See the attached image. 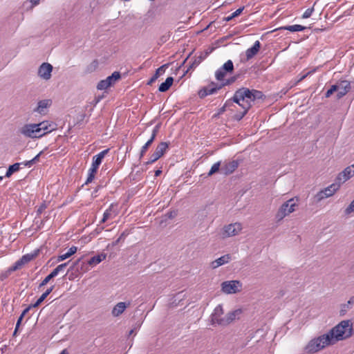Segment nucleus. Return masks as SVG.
Masks as SVG:
<instances>
[{"label":"nucleus","mask_w":354,"mask_h":354,"mask_svg":"<svg viewBox=\"0 0 354 354\" xmlns=\"http://www.w3.org/2000/svg\"><path fill=\"white\" fill-rule=\"evenodd\" d=\"M46 208V205L45 203L41 204L37 210V215L41 214Z\"/></svg>","instance_id":"nucleus-50"},{"label":"nucleus","mask_w":354,"mask_h":354,"mask_svg":"<svg viewBox=\"0 0 354 354\" xmlns=\"http://www.w3.org/2000/svg\"><path fill=\"white\" fill-rule=\"evenodd\" d=\"M106 255L105 254H100L94 256L88 261V264L90 266H95L97 264H99L100 262H102L103 260L106 259Z\"/></svg>","instance_id":"nucleus-29"},{"label":"nucleus","mask_w":354,"mask_h":354,"mask_svg":"<svg viewBox=\"0 0 354 354\" xmlns=\"http://www.w3.org/2000/svg\"><path fill=\"white\" fill-rule=\"evenodd\" d=\"M39 1L40 0H30L33 6H37L39 3Z\"/></svg>","instance_id":"nucleus-57"},{"label":"nucleus","mask_w":354,"mask_h":354,"mask_svg":"<svg viewBox=\"0 0 354 354\" xmlns=\"http://www.w3.org/2000/svg\"><path fill=\"white\" fill-rule=\"evenodd\" d=\"M32 307H30V305L28 306L27 308H26L23 312L21 313V315L19 316L17 322V324H16V326H15V331L13 333V335H15L17 333V330L19 329V327L21 323V321L23 319V318H24V316L29 312V310L32 308Z\"/></svg>","instance_id":"nucleus-33"},{"label":"nucleus","mask_w":354,"mask_h":354,"mask_svg":"<svg viewBox=\"0 0 354 354\" xmlns=\"http://www.w3.org/2000/svg\"><path fill=\"white\" fill-rule=\"evenodd\" d=\"M263 96V94L261 91L257 90H250L249 97L251 102H254L257 99H261Z\"/></svg>","instance_id":"nucleus-34"},{"label":"nucleus","mask_w":354,"mask_h":354,"mask_svg":"<svg viewBox=\"0 0 354 354\" xmlns=\"http://www.w3.org/2000/svg\"><path fill=\"white\" fill-rule=\"evenodd\" d=\"M242 230L241 223H234L225 225L223 227V237H229L238 234Z\"/></svg>","instance_id":"nucleus-10"},{"label":"nucleus","mask_w":354,"mask_h":354,"mask_svg":"<svg viewBox=\"0 0 354 354\" xmlns=\"http://www.w3.org/2000/svg\"><path fill=\"white\" fill-rule=\"evenodd\" d=\"M353 176H354V163L340 172L336 178V181L341 185Z\"/></svg>","instance_id":"nucleus-9"},{"label":"nucleus","mask_w":354,"mask_h":354,"mask_svg":"<svg viewBox=\"0 0 354 354\" xmlns=\"http://www.w3.org/2000/svg\"><path fill=\"white\" fill-rule=\"evenodd\" d=\"M55 288V286H52L50 288H48L41 296L37 300V301L30 305V307L36 308L40 305V304L52 292Z\"/></svg>","instance_id":"nucleus-25"},{"label":"nucleus","mask_w":354,"mask_h":354,"mask_svg":"<svg viewBox=\"0 0 354 354\" xmlns=\"http://www.w3.org/2000/svg\"><path fill=\"white\" fill-rule=\"evenodd\" d=\"M158 159H159V158H158V157H157L156 154H154V153H153L151 155V156H150V158H149V160H148V161H147L145 164H146V165L152 164V163L155 162L156 160H158Z\"/></svg>","instance_id":"nucleus-45"},{"label":"nucleus","mask_w":354,"mask_h":354,"mask_svg":"<svg viewBox=\"0 0 354 354\" xmlns=\"http://www.w3.org/2000/svg\"><path fill=\"white\" fill-rule=\"evenodd\" d=\"M110 86V83H109L106 80H101L97 85V88L98 90H104Z\"/></svg>","instance_id":"nucleus-41"},{"label":"nucleus","mask_w":354,"mask_h":354,"mask_svg":"<svg viewBox=\"0 0 354 354\" xmlns=\"http://www.w3.org/2000/svg\"><path fill=\"white\" fill-rule=\"evenodd\" d=\"M169 144L166 142H161L156 147V149L162 153V155L166 152L168 149Z\"/></svg>","instance_id":"nucleus-40"},{"label":"nucleus","mask_w":354,"mask_h":354,"mask_svg":"<svg viewBox=\"0 0 354 354\" xmlns=\"http://www.w3.org/2000/svg\"><path fill=\"white\" fill-rule=\"evenodd\" d=\"M305 29H306L305 26H303L301 25H298V24L291 25V26H282V27L279 28V30H289L290 32H299V31H302Z\"/></svg>","instance_id":"nucleus-31"},{"label":"nucleus","mask_w":354,"mask_h":354,"mask_svg":"<svg viewBox=\"0 0 354 354\" xmlns=\"http://www.w3.org/2000/svg\"><path fill=\"white\" fill-rule=\"evenodd\" d=\"M129 305L130 302H129L128 304H126L125 302L118 303L112 310L113 316L118 317L125 310L127 307Z\"/></svg>","instance_id":"nucleus-22"},{"label":"nucleus","mask_w":354,"mask_h":354,"mask_svg":"<svg viewBox=\"0 0 354 354\" xmlns=\"http://www.w3.org/2000/svg\"><path fill=\"white\" fill-rule=\"evenodd\" d=\"M40 250L39 249H36L33 250L32 252L23 255L21 259H22L24 264L28 263V262L33 260L35 257H37L39 254Z\"/></svg>","instance_id":"nucleus-27"},{"label":"nucleus","mask_w":354,"mask_h":354,"mask_svg":"<svg viewBox=\"0 0 354 354\" xmlns=\"http://www.w3.org/2000/svg\"><path fill=\"white\" fill-rule=\"evenodd\" d=\"M223 87V85L212 82L207 86H205L200 89L198 91V96L200 98H204L207 95L216 93L218 90Z\"/></svg>","instance_id":"nucleus-8"},{"label":"nucleus","mask_w":354,"mask_h":354,"mask_svg":"<svg viewBox=\"0 0 354 354\" xmlns=\"http://www.w3.org/2000/svg\"><path fill=\"white\" fill-rule=\"evenodd\" d=\"M120 78V73L118 71H115L111 75L106 78V81L110 83V86L113 85L117 80Z\"/></svg>","instance_id":"nucleus-36"},{"label":"nucleus","mask_w":354,"mask_h":354,"mask_svg":"<svg viewBox=\"0 0 354 354\" xmlns=\"http://www.w3.org/2000/svg\"><path fill=\"white\" fill-rule=\"evenodd\" d=\"M21 164V163L17 162L9 166L8 169L6 171L5 177L9 178L13 173L18 171L20 169Z\"/></svg>","instance_id":"nucleus-35"},{"label":"nucleus","mask_w":354,"mask_h":354,"mask_svg":"<svg viewBox=\"0 0 354 354\" xmlns=\"http://www.w3.org/2000/svg\"><path fill=\"white\" fill-rule=\"evenodd\" d=\"M129 234L127 231H124L120 236L113 242V245H117L121 241H124L127 236Z\"/></svg>","instance_id":"nucleus-42"},{"label":"nucleus","mask_w":354,"mask_h":354,"mask_svg":"<svg viewBox=\"0 0 354 354\" xmlns=\"http://www.w3.org/2000/svg\"><path fill=\"white\" fill-rule=\"evenodd\" d=\"M240 313V310H236L228 313L225 317H223V322H221V326L228 325L236 319V315H239Z\"/></svg>","instance_id":"nucleus-20"},{"label":"nucleus","mask_w":354,"mask_h":354,"mask_svg":"<svg viewBox=\"0 0 354 354\" xmlns=\"http://www.w3.org/2000/svg\"><path fill=\"white\" fill-rule=\"evenodd\" d=\"M159 129H160V125L159 124H157V125H156L153 127V129L152 130L151 138L148 140V141L141 148L140 154V158H141L142 157L144 156V155L145 154V153L148 150V149L150 147V145L154 141V140H155V138H156V137L157 136V133L159 131Z\"/></svg>","instance_id":"nucleus-15"},{"label":"nucleus","mask_w":354,"mask_h":354,"mask_svg":"<svg viewBox=\"0 0 354 354\" xmlns=\"http://www.w3.org/2000/svg\"><path fill=\"white\" fill-rule=\"evenodd\" d=\"M77 248L76 246L71 247L68 249V250L67 251V252H66L64 254H59L57 257V261L60 262V261H62L68 259V257H70L71 256L77 252Z\"/></svg>","instance_id":"nucleus-26"},{"label":"nucleus","mask_w":354,"mask_h":354,"mask_svg":"<svg viewBox=\"0 0 354 354\" xmlns=\"http://www.w3.org/2000/svg\"><path fill=\"white\" fill-rule=\"evenodd\" d=\"M154 154H156L157 157H158L159 158L162 156L163 155L162 154L161 152H160L159 151H158L156 149L155 150V151L153 152Z\"/></svg>","instance_id":"nucleus-58"},{"label":"nucleus","mask_w":354,"mask_h":354,"mask_svg":"<svg viewBox=\"0 0 354 354\" xmlns=\"http://www.w3.org/2000/svg\"><path fill=\"white\" fill-rule=\"evenodd\" d=\"M36 127L39 138H41L46 133L51 132L55 129L54 125L52 124H49L48 121H44L38 124H36Z\"/></svg>","instance_id":"nucleus-14"},{"label":"nucleus","mask_w":354,"mask_h":354,"mask_svg":"<svg viewBox=\"0 0 354 354\" xmlns=\"http://www.w3.org/2000/svg\"><path fill=\"white\" fill-rule=\"evenodd\" d=\"M43 153V151H40L37 156H35L32 160H27V161H25L24 162H22V164L26 166V167H30L32 165H33L34 164H35L37 162L39 161V157L41 156V155Z\"/></svg>","instance_id":"nucleus-38"},{"label":"nucleus","mask_w":354,"mask_h":354,"mask_svg":"<svg viewBox=\"0 0 354 354\" xmlns=\"http://www.w3.org/2000/svg\"><path fill=\"white\" fill-rule=\"evenodd\" d=\"M313 12H314V7H312L310 8H308L307 10H306L304 13L303 14L302 18L303 19L309 18L312 15Z\"/></svg>","instance_id":"nucleus-43"},{"label":"nucleus","mask_w":354,"mask_h":354,"mask_svg":"<svg viewBox=\"0 0 354 354\" xmlns=\"http://www.w3.org/2000/svg\"><path fill=\"white\" fill-rule=\"evenodd\" d=\"M306 76H307V74H306V75H303V76L299 79V81H301V80H304Z\"/></svg>","instance_id":"nucleus-62"},{"label":"nucleus","mask_w":354,"mask_h":354,"mask_svg":"<svg viewBox=\"0 0 354 354\" xmlns=\"http://www.w3.org/2000/svg\"><path fill=\"white\" fill-rule=\"evenodd\" d=\"M59 273V270H57V268H55L50 274L49 275L52 277V278H54L56 276L58 275V274Z\"/></svg>","instance_id":"nucleus-55"},{"label":"nucleus","mask_w":354,"mask_h":354,"mask_svg":"<svg viewBox=\"0 0 354 354\" xmlns=\"http://www.w3.org/2000/svg\"><path fill=\"white\" fill-rule=\"evenodd\" d=\"M337 87L336 84L332 85L330 89H328L325 93L326 97H329L335 91H337Z\"/></svg>","instance_id":"nucleus-44"},{"label":"nucleus","mask_w":354,"mask_h":354,"mask_svg":"<svg viewBox=\"0 0 354 354\" xmlns=\"http://www.w3.org/2000/svg\"><path fill=\"white\" fill-rule=\"evenodd\" d=\"M50 104L51 100H40L37 104V106L34 109V111L41 114Z\"/></svg>","instance_id":"nucleus-24"},{"label":"nucleus","mask_w":354,"mask_h":354,"mask_svg":"<svg viewBox=\"0 0 354 354\" xmlns=\"http://www.w3.org/2000/svg\"><path fill=\"white\" fill-rule=\"evenodd\" d=\"M239 162L236 160L225 162L221 168V172L224 175H229L233 173L239 167Z\"/></svg>","instance_id":"nucleus-17"},{"label":"nucleus","mask_w":354,"mask_h":354,"mask_svg":"<svg viewBox=\"0 0 354 354\" xmlns=\"http://www.w3.org/2000/svg\"><path fill=\"white\" fill-rule=\"evenodd\" d=\"M249 93V88L242 87L234 93V96L230 100V101L232 100L233 102L236 103L243 109L242 112L236 113L234 115V118L238 121L241 120L246 115L248 110L252 106V102L250 100Z\"/></svg>","instance_id":"nucleus-2"},{"label":"nucleus","mask_w":354,"mask_h":354,"mask_svg":"<svg viewBox=\"0 0 354 354\" xmlns=\"http://www.w3.org/2000/svg\"><path fill=\"white\" fill-rule=\"evenodd\" d=\"M336 87H337V98L341 99L351 90V84L347 80H342L336 84Z\"/></svg>","instance_id":"nucleus-13"},{"label":"nucleus","mask_w":354,"mask_h":354,"mask_svg":"<svg viewBox=\"0 0 354 354\" xmlns=\"http://www.w3.org/2000/svg\"><path fill=\"white\" fill-rule=\"evenodd\" d=\"M53 278L48 274L47 275L43 281L39 283V288H41L46 286Z\"/></svg>","instance_id":"nucleus-47"},{"label":"nucleus","mask_w":354,"mask_h":354,"mask_svg":"<svg viewBox=\"0 0 354 354\" xmlns=\"http://www.w3.org/2000/svg\"><path fill=\"white\" fill-rule=\"evenodd\" d=\"M242 287L243 284L239 280L225 281L221 283L222 292L227 295L236 294L241 292Z\"/></svg>","instance_id":"nucleus-4"},{"label":"nucleus","mask_w":354,"mask_h":354,"mask_svg":"<svg viewBox=\"0 0 354 354\" xmlns=\"http://www.w3.org/2000/svg\"><path fill=\"white\" fill-rule=\"evenodd\" d=\"M223 309L222 305H218L214 310L213 313L210 316L211 324L212 325L218 324L221 326V322H223Z\"/></svg>","instance_id":"nucleus-12"},{"label":"nucleus","mask_w":354,"mask_h":354,"mask_svg":"<svg viewBox=\"0 0 354 354\" xmlns=\"http://www.w3.org/2000/svg\"><path fill=\"white\" fill-rule=\"evenodd\" d=\"M298 199L292 198L283 203L279 208L275 215L277 221L283 220V218L295 211L296 207L298 206Z\"/></svg>","instance_id":"nucleus-3"},{"label":"nucleus","mask_w":354,"mask_h":354,"mask_svg":"<svg viewBox=\"0 0 354 354\" xmlns=\"http://www.w3.org/2000/svg\"><path fill=\"white\" fill-rule=\"evenodd\" d=\"M59 354H68V353L66 349H64Z\"/></svg>","instance_id":"nucleus-61"},{"label":"nucleus","mask_w":354,"mask_h":354,"mask_svg":"<svg viewBox=\"0 0 354 354\" xmlns=\"http://www.w3.org/2000/svg\"><path fill=\"white\" fill-rule=\"evenodd\" d=\"M167 215L169 218H172L176 215V213L175 212H170L167 213Z\"/></svg>","instance_id":"nucleus-56"},{"label":"nucleus","mask_w":354,"mask_h":354,"mask_svg":"<svg viewBox=\"0 0 354 354\" xmlns=\"http://www.w3.org/2000/svg\"><path fill=\"white\" fill-rule=\"evenodd\" d=\"M24 263L23 262L22 259L20 258L19 260H17L11 267L8 268V272H14L17 270L21 269L24 266Z\"/></svg>","instance_id":"nucleus-37"},{"label":"nucleus","mask_w":354,"mask_h":354,"mask_svg":"<svg viewBox=\"0 0 354 354\" xmlns=\"http://www.w3.org/2000/svg\"><path fill=\"white\" fill-rule=\"evenodd\" d=\"M234 71V64L232 60H227L221 67L215 73V77L217 80H223L227 73H232Z\"/></svg>","instance_id":"nucleus-7"},{"label":"nucleus","mask_w":354,"mask_h":354,"mask_svg":"<svg viewBox=\"0 0 354 354\" xmlns=\"http://www.w3.org/2000/svg\"><path fill=\"white\" fill-rule=\"evenodd\" d=\"M260 46L261 44L259 41H256L252 47L247 49L245 55L248 60L252 59L254 55L257 54L260 49Z\"/></svg>","instance_id":"nucleus-21"},{"label":"nucleus","mask_w":354,"mask_h":354,"mask_svg":"<svg viewBox=\"0 0 354 354\" xmlns=\"http://www.w3.org/2000/svg\"><path fill=\"white\" fill-rule=\"evenodd\" d=\"M231 260V256L230 254H225L217 259L211 262V267L213 269H216L219 266L227 263Z\"/></svg>","instance_id":"nucleus-19"},{"label":"nucleus","mask_w":354,"mask_h":354,"mask_svg":"<svg viewBox=\"0 0 354 354\" xmlns=\"http://www.w3.org/2000/svg\"><path fill=\"white\" fill-rule=\"evenodd\" d=\"M167 64H164L162 66H161L160 67H159L155 74L151 77V79L149 80V82H147V84L148 85H151L153 82H154L158 77L159 76L164 73H165V68H167Z\"/></svg>","instance_id":"nucleus-28"},{"label":"nucleus","mask_w":354,"mask_h":354,"mask_svg":"<svg viewBox=\"0 0 354 354\" xmlns=\"http://www.w3.org/2000/svg\"><path fill=\"white\" fill-rule=\"evenodd\" d=\"M109 149H104L100 151L97 155L93 157L92 165L99 167L104 156L109 153Z\"/></svg>","instance_id":"nucleus-23"},{"label":"nucleus","mask_w":354,"mask_h":354,"mask_svg":"<svg viewBox=\"0 0 354 354\" xmlns=\"http://www.w3.org/2000/svg\"><path fill=\"white\" fill-rule=\"evenodd\" d=\"M97 169H98V167H96V166H94V165H91V168L88 169V173H90V174H91V173H92L93 174H94V175L95 176V174H96V172H97Z\"/></svg>","instance_id":"nucleus-53"},{"label":"nucleus","mask_w":354,"mask_h":354,"mask_svg":"<svg viewBox=\"0 0 354 354\" xmlns=\"http://www.w3.org/2000/svg\"><path fill=\"white\" fill-rule=\"evenodd\" d=\"M234 17H232V15L231 14L230 16H228V17H225V18H224V20H225V21H229L232 20V19H234Z\"/></svg>","instance_id":"nucleus-59"},{"label":"nucleus","mask_w":354,"mask_h":354,"mask_svg":"<svg viewBox=\"0 0 354 354\" xmlns=\"http://www.w3.org/2000/svg\"><path fill=\"white\" fill-rule=\"evenodd\" d=\"M68 263H69V261H68L66 263H62V264L57 266L56 268H57L59 272H61L64 270V269L66 268V267L68 266Z\"/></svg>","instance_id":"nucleus-49"},{"label":"nucleus","mask_w":354,"mask_h":354,"mask_svg":"<svg viewBox=\"0 0 354 354\" xmlns=\"http://www.w3.org/2000/svg\"><path fill=\"white\" fill-rule=\"evenodd\" d=\"M230 103H231L230 100L226 101L225 104L221 108L219 109L218 114H222L223 113H224L225 111V110H226V107L227 106H229Z\"/></svg>","instance_id":"nucleus-48"},{"label":"nucleus","mask_w":354,"mask_h":354,"mask_svg":"<svg viewBox=\"0 0 354 354\" xmlns=\"http://www.w3.org/2000/svg\"><path fill=\"white\" fill-rule=\"evenodd\" d=\"M340 186L341 185L335 180V183L322 189L315 196V201L319 203L324 198L332 196L340 188Z\"/></svg>","instance_id":"nucleus-5"},{"label":"nucleus","mask_w":354,"mask_h":354,"mask_svg":"<svg viewBox=\"0 0 354 354\" xmlns=\"http://www.w3.org/2000/svg\"><path fill=\"white\" fill-rule=\"evenodd\" d=\"M133 330L132 329V330H131L129 332V335H132V334H133Z\"/></svg>","instance_id":"nucleus-63"},{"label":"nucleus","mask_w":354,"mask_h":354,"mask_svg":"<svg viewBox=\"0 0 354 354\" xmlns=\"http://www.w3.org/2000/svg\"><path fill=\"white\" fill-rule=\"evenodd\" d=\"M94 178H95L94 174H93L92 173L90 174L88 172V177L85 182V184H88V183H91L93 181V180L94 179Z\"/></svg>","instance_id":"nucleus-52"},{"label":"nucleus","mask_w":354,"mask_h":354,"mask_svg":"<svg viewBox=\"0 0 354 354\" xmlns=\"http://www.w3.org/2000/svg\"><path fill=\"white\" fill-rule=\"evenodd\" d=\"M3 180V176H0V181Z\"/></svg>","instance_id":"nucleus-64"},{"label":"nucleus","mask_w":354,"mask_h":354,"mask_svg":"<svg viewBox=\"0 0 354 354\" xmlns=\"http://www.w3.org/2000/svg\"><path fill=\"white\" fill-rule=\"evenodd\" d=\"M173 82H174V78L172 77H167L166 79V80L160 85V86L158 88V91L160 92L167 91L170 88V86L172 85Z\"/></svg>","instance_id":"nucleus-30"},{"label":"nucleus","mask_w":354,"mask_h":354,"mask_svg":"<svg viewBox=\"0 0 354 354\" xmlns=\"http://www.w3.org/2000/svg\"><path fill=\"white\" fill-rule=\"evenodd\" d=\"M118 214L117 205L111 203L108 209L103 214V217L100 221V223H105L107 220L114 218Z\"/></svg>","instance_id":"nucleus-16"},{"label":"nucleus","mask_w":354,"mask_h":354,"mask_svg":"<svg viewBox=\"0 0 354 354\" xmlns=\"http://www.w3.org/2000/svg\"><path fill=\"white\" fill-rule=\"evenodd\" d=\"M354 304V296H352L346 304L341 306L340 315H344L351 308V305Z\"/></svg>","instance_id":"nucleus-32"},{"label":"nucleus","mask_w":354,"mask_h":354,"mask_svg":"<svg viewBox=\"0 0 354 354\" xmlns=\"http://www.w3.org/2000/svg\"><path fill=\"white\" fill-rule=\"evenodd\" d=\"M208 51L201 52L200 55L197 57H194V59L190 63L186 73L189 71L190 70H194L196 68L204 59L207 58L209 55Z\"/></svg>","instance_id":"nucleus-18"},{"label":"nucleus","mask_w":354,"mask_h":354,"mask_svg":"<svg viewBox=\"0 0 354 354\" xmlns=\"http://www.w3.org/2000/svg\"><path fill=\"white\" fill-rule=\"evenodd\" d=\"M162 173V171L160 169H158L155 171V176H158Z\"/></svg>","instance_id":"nucleus-60"},{"label":"nucleus","mask_w":354,"mask_h":354,"mask_svg":"<svg viewBox=\"0 0 354 354\" xmlns=\"http://www.w3.org/2000/svg\"><path fill=\"white\" fill-rule=\"evenodd\" d=\"M19 133L26 138H39L36 124H26L19 129Z\"/></svg>","instance_id":"nucleus-6"},{"label":"nucleus","mask_w":354,"mask_h":354,"mask_svg":"<svg viewBox=\"0 0 354 354\" xmlns=\"http://www.w3.org/2000/svg\"><path fill=\"white\" fill-rule=\"evenodd\" d=\"M353 333V324L351 320H343L328 333L310 340L304 351L307 354H314L326 347L336 344L338 341L350 337Z\"/></svg>","instance_id":"nucleus-1"},{"label":"nucleus","mask_w":354,"mask_h":354,"mask_svg":"<svg viewBox=\"0 0 354 354\" xmlns=\"http://www.w3.org/2000/svg\"><path fill=\"white\" fill-rule=\"evenodd\" d=\"M243 9H244V7L239 8V9H237L236 11H234V12L232 13V17H238L239 15H240L241 13L243 12Z\"/></svg>","instance_id":"nucleus-51"},{"label":"nucleus","mask_w":354,"mask_h":354,"mask_svg":"<svg viewBox=\"0 0 354 354\" xmlns=\"http://www.w3.org/2000/svg\"><path fill=\"white\" fill-rule=\"evenodd\" d=\"M53 66L47 62L41 64L38 68V75L44 80H48L51 77Z\"/></svg>","instance_id":"nucleus-11"},{"label":"nucleus","mask_w":354,"mask_h":354,"mask_svg":"<svg viewBox=\"0 0 354 354\" xmlns=\"http://www.w3.org/2000/svg\"><path fill=\"white\" fill-rule=\"evenodd\" d=\"M235 80H236V77H232L227 80L226 82L225 83L222 84L221 85H223V86H225V85L230 84L233 83L234 82H235Z\"/></svg>","instance_id":"nucleus-54"},{"label":"nucleus","mask_w":354,"mask_h":354,"mask_svg":"<svg viewBox=\"0 0 354 354\" xmlns=\"http://www.w3.org/2000/svg\"><path fill=\"white\" fill-rule=\"evenodd\" d=\"M353 212H354V199L351 201L350 205L345 209L346 214H349Z\"/></svg>","instance_id":"nucleus-46"},{"label":"nucleus","mask_w":354,"mask_h":354,"mask_svg":"<svg viewBox=\"0 0 354 354\" xmlns=\"http://www.w3.org/2000/svg\"><path fill=\"white\" fill-rule=\"evenodd\" d=\"M221 167V162H215L211 167L209 171L207 174V176H211L214 173L219 171Z\"/></svg>","instance_id":"nucleus-39"}]
</instances>
